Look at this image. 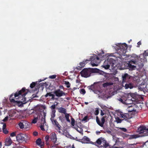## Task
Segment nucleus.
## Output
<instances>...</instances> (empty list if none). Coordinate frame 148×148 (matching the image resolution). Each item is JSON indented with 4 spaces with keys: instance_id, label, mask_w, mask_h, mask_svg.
Segmentation results:
<instances>
[{
    "instance_id": "54",
    "label": "nucleus",
    "mask_w": 148,
    "mask_h": 148,
    "mask_svg": "<svg viewBox=\"0 0 148 148\" xmlns=\"http://www.w3.org/2000/svg\"><path fill=\"white\" fill-rule=\"evenodd\" d=\"M88 119V116H85L82 119V121H86Z\"/></svg>"
},
{
    "instance_id": "7",
    "label": "nucleus",
    "mask_w": 148,
    "mask_h": 148,
    "mask_svg": "<svg viewBox=\"0 0 148 148\" xmlns=\"http://www.w3.org/2000/svg\"><path fill=\"white\" fill-rule=\"evenodd\" d=\"M90 59L91 64L92 66H97L100 62L99 58L95 54L91 56Z\"/></svg>"
},
{
    "instance_id": "8",
    "label": "nucleus",
    "mask_w": 148,
    "mask_h": 148,
    "mask_svg": "<svg viewBox=\"0 0 148 148\" xmlns=\"http://www.w3.org/2000/svg\"><path fill=\"white\" fill-rule=\"evenodd\" d=\"M137 132L140 134L143 133L141 136H148V128L147 129L145 126L143 125L140 126L138 128Z\"/></svg>"
},
{
    "instance_id": "6",
    "label": "nucleus",
    "mask_w": 148,
    "mask_h": 148,
    "mask_svg": "<svg viewBox=\"0 0 148 148\" xmlns=\"http://www.w3.org/2000/svg\"><path fill=\"white\" fill-rule=\"evenodd\" d=\"M115 62V61L112 58H110L104 61L102 66L106 69H108L110 66H111L112 68H113L114 67V65Z\"/></svg>"
},
{
    "instance_id": "3",
    "label": "nucleus",
    "mask_w": 148,
    "mask_h": 148,
    "mask_svg": "<svg viewBox=\"0 0 148 148\" xmlns=\"http://www.w3.org/2000/svg\"><path fill=\"white\" fill-rule=\"evenodd\" d=\"M127 45L125 43L123 44H119L118 50H117L118 53L122 57V56H124L126 52L127 51Z\"/></svg>"
},
{
    "instance_id": "16",
    "label": "nucleus",
    "mask_w": 148,
    "mask_h": 148,
    "mask_svg": "<svg viewBox=\"0 0 148 148\" xmlns=\"http://www.w3.org/2000/svg\"><path fill=\"white\" fill-rule=\"evenodd\" d=\"M124 87L125 89H127L129 88L132 89L133 87V85L132 83H129L128 82L125 84Z\"/></svg>"
},
{
    "instance_id": "53",
    "label": "nucleus",
    "mask_w": 148,
    "mask_h": 148,
    "mask_svg": "<svg viewBox=\"0 0 148 148\" xmlns=\"http://www.w3.org/2000/svg\"><path fill=\"white\" fill-rule=\"evenodd\" d=\"M38 134V133L36 131L34 132L33 133V135L34 136H36Z\"/></svg>"
},
{
    "instance_id": "57",
    "label": "nucleus",
    "mask_w": 148,
    "mask_h": 148,
    "mask_svg": "<svg viewBox=\"0 0 148 148\" xmlns=\"http://www.w3.org/2000/svg\"><path fill=\"white\" fill-rule=\"evenodd\" d=\"M145 53L146 56H148V50L145 51Z\"/></svg>"
},
{
    "instance_id": "10",
    "label": "nucleus",
    "mask_w": 148,
    "mask_h": 148,
    "mask_svg": "<svg viewBox=\"0 0 148 148\" xmlns=\"http://www.w3.org/2000/svg\"><path fill=\"white\" fill-rule=\"evenodd\" d=\"M123 85V86L125 83H128L131 79V76L128 74L126 73L122 75Z\"/></svg>"
},
{
    "instance_id": "1",
    "label": "nucleus",
    "mask_w": 148,
    "mask_h": 148,
    "mask_svg": "<svg viewBox=\"0 0 148 148\" xmlns=\"http://www.w3.org/2000/svg\"><path fill=\"white\" fill-rule=\"evenodd\" d=\"M29 91L25 87H23L21 90L17 91L15 93H12L9 98L10 102L19 107L23 106V105L26 103L25 96Z\"/></svg>"
},
{
    "instance_id": "38",
    "label": "nucleus",
    "mask_w": 148,
    "mask_h": 148,
    "mask_svg": "<svg viewBox=\"0 0 148 148\" xmlns=\"http://www.w3.org/2000/svg\"><path fill=\"white\" fill-rule=\"evenodd\" d=\"M71 125L72 126H74L75 125V120L72 117L71 118Z\"/></svg>"
},
{
    "instance_id": "5",
    "label": "nucleus",
    "mask_w": 148,
    "mask_h": 148,
    "mask_svg": "<svg viewBox=\"0 0 148 148\" xmlns=\"http://www.w3.org/2000/svg\"><path fill=\"white\" fill-rule=\"evenodd\" d=\"M118 114V116H120V117L123 119H122L123 120H125L128 122H131L130 119L132 117V115L128 113H125L121 111L119 112Z\"/></svg>"
},
{
    "instance_id": "22",
    "label": "nucleus",
    "mask_w": 148,
    "mask_h": 148,
    "mask_svg": "<svg viewBox=\"0 0 148 148\" xmlns=\"http://www.w3.org/2000/svg\"><path fill=\"white\" fill-rule=\"evenodd\" d=\"M101 140H102L100 139V138L98 139L97 140L96 142L95 143V144H94L99 147V146L101 145V144H102V142Z\"/></svg>"
},
{
    "instance_id": "52",
    "label": "nucleus",
    "mask_w": 148,
    "mask_h": 148,
    "mask_svg": "<svg viewBox=\"0 0 148 148\" xmlns=\"http://www.w3.org/2000/svg\"><path fill=\"white\" fill-rule=\"evenodd\" d=\"M120 129L121 131L124 132H126L127 131V130L124 128H120Z\"/></svg>"
},
{
    "instance_id": "41",
    "label": "nucleus",
    "mask_w": 148,
    "mask_h": 148,
    "mask_svg": "<svg viewBox=\"0 0 148 148\" xmlns=\"http://www.w3.org/2000/svg\"><path fill=\"white\" fill-rule=\"evenodd\" d=\"M53 94H52V92H47V94L45 95V97L46 98L48 96H49L50 97H51L52 96Z\"/></svg>"
},
{
    "instance_id": "31",
    "label": "nucleus",
    "mask_w": 148,
    "mask_h": 148,
    "mask_svg": "<svg viewBox=\"0 0 148 148\" xmlns=\"http://www.w3.org/2000/svg\"><path fill=\"white\" fill-rule=\"evenodd\" d=\"M118 100L121 103H127V101L129 100L127 99L125 101H124L122 98H119L118 99Z\"/></svg>"
},
{
    "instance_id": "2",
    "label": "nucleus",
    "mask_w": 148,
    "mask_h": 148,
    "mask_svg": "<svg viewBox=\"0 0 148 148\" xmlns=\"http://www.w3.org/2000/svg\"><path fill=\"white\" fill-rule=\"evenodd\" d=\"M99 73L100 74H103L104 72L100 71L97 68L84 69L80 72L82 76L84 77H87L90 76L92 73Z\"/></svg>"
},
{
    "instance_id": "21",
    "label": "nucleus",
    "mask_w": 148,
    "mask_h": 148,
    "mask_svg": "<svg viewBox=\"0 0 148 148\" xmlns=\"http://www.w3.org/2000/svg\"><path fill=\"white\" fill-rule=\"evenodd\" d=\"M16 110H11L9 116L11 117H16Z\"/></svg>"
},
{
    "instance_id": "9",
    "label": "nucleus",
    "mask_w": 148,
    "mask_h": 148,
    "mask_svg": "<svg viewBox=\"0 0 148 148\" xmlns=\"http://www.w3.org/2000/svg\"><path fill=\"white\" fill-rule=\"evenodd\" d=\"M27 137L26 134L21 133L17 134L16 136V140L20 142L26 141V138Z\"/></svg>"
},
{
    "instance_id": "45",
    "label": "nucleus",
    "mask_w": 148,
    "mask_h": 148,
    "mask_svg": "<svg viewBox=\"0 0 148 148\" xmlns=\"http://www.w3.org/2000/svg\"><path fill=\"white\" fill-rule=\"evenodd\" d=\"M127 148H134V145L133 144H130Z\"/></svg>"
},
{
    "instance_id": "29",
    "label": "nucleus",
    "mask_w": 148,
    "mask_h": 148,
    "mask_svg": "<svg viewBox=\"0 0 148 148\" xmlns=\"http://www.w3.org/2000/svg\"><path fill=\"white\" fill-rule=\"evenodd\" d=\"M55 125H56V127L57 128V129H56V130H59L58 131V132L59 133H60L61 132L60 130H61V126L58 123H57Z\"/></svg>"
},
{
    "instance_id": "23",
    "label": "nucleus",
    "mask_w": 148,
    "mask_h": 148,
    "mask_svg": "<svg viewBox=\"0 0 148 148\" xmlns=\"http://www.w3.org/2000/svg\"><path fill=\"white\" fill-rule=\"evenodd\" d=\"M46 116L45 113H44V116L41 119L40 125H44L46 123L45 121V116Z\"/></svg>"
},
{
    "instance_id": "46",
    "label": "nucleus",
    "mask_w": 148,
    "mask_h": 148,
    "mask_svg": "<svg viewBox=\"0 0 148 148\" xmlns=\"http://www.w3.org/2000/svg\"><path fill=\"white\" fill-rule=\"evenodd\" d=\"M56 77V75H50L49 77V78L50 79H55Z\"/></svg>"
},
{
    "instance_id": "19",
    "label": "nucleus",
    "mask_w": 148,
    "mask_h": 148,
    "mask_svg": "<svg viewBox=\"0 0 148 148\" xmlns=\"http://www.w3.org/2000/svg\"><path fill=\"white\" fill-rule=\"evenodd\" d=\"M12 143L11 139L10 138H7L5 141V144L6 146L10 145Z\"/></svg>"
},
{
    "instance_id": "30",
    "label": "nucleus",
    "mask_w": 148,
    "mask_h": 148,
    "mask_svg": "<svg viewBox=\"0 0 148 148\" xmlns=\"http://www.w3.org/2000/svg\"><path fill=\"white\" fill-rule=\"evenodd\" d=\"M116 121L117 123H121L123 121V120L121 119L119 117H117L115 118Z\"/></svg>"
},
{
    "instance_id": "48",
    "label": "nucleus",
    "mask_w": 148,
    "mask_h": 148,
    "mask_svg": "<svg viewBox=\"0 0 148 148\" xmlns=\"http://www.w3.org/2000/svg\"><path fill=\"white\" fill-rule=\"evenodd\" d=\"M49 138H50V137L48 135L46 136L45 137V140L46 142H47L49 140Z\"/></svg>"
},
{
    "instance_id": "13",
    "label": "nucleus",
    "mask_w": 148,
    "mask_h": 148,
    "mask_svg": "<svg viewBox=\"0 0 148 148\" xmlns=\"http://www.w3.org/2000/svg\"><path fill=\"white\" fill-rule=\"evenodd\" d=\"M105 116H103L101 119V122L98 117L97 116L96 117V121L97 123L101 127H103V125L105 121Z\"/></svg>"
},
{
    "instance_id": "12",
    "label": "nucleus",
    "mask_w": 148,
    "mask_h": 148,
    "mask_svg": "<svg viewBox=\"0 0 148 148\" xmlns=\"http://www.w3.org/2000/svg\"><path fill=\"white\" fill-rule=\"evenodd\" d=\"M53 93L58 97H61L65 95V93L62 90H61L60 89L56 90L54 91Z\"/></svg>"
},
{
    "instance_id": "14",
    "label": "nucleus",
    "mask_w": 148,
    "mask_h": 148,
    "mask_svg": "<svg viewBox=\"0 0 148 148\" xmlns=\"http://www.w3.org/2000/svg\"><path fill=\"white\" fill-rule=\"evenodd\" d=\"M50 139L52 140L54 145H58V144H56L57 138L55 132L52 133L50 134Z\"/></svg>"
},
{
    "instance_id": "58",
    "label": "nucleus",
    "mask_w": 148,
    "mask_h": 148,
    "mask_svg": "<svg viewBox=\"0 0 148 148\" xmlns=\"http://www.w3.org/2000/svg\"><path fill=\"white\" fill-rule=\"evenodd\" d=\"M6 125L5 124H4L3 125V129H6Z\"/></svg>"
},
{
    "instance_id": "63",
    "label": "nucleus",
    "mask_w": 148,
    "mask_h": 148,
    "mask_svg": "<svg viewBox=\"0 0 148 148\" xmlns=\"http://www.w3.org/2000/svg\"><path fill=\"white\" fill-rule=\"evenodd\" d=\"M76 82L77 83H79V82H80V81L78 80V79H77L76 80Z\"/></svg>"
},
{
    "instance_id": "4",
    "label": "nucleus",
    "mask_w": 148,
    "mask_h": 148,
    "mask_svg": "<svg viewBox=\"0 0 148 148\" xmlns=\"http://www.w3.org/2000/svg\"><path fill=\"white\" fill-rule=\"evenodd\" d=\"M131 63L134 64H138L140 67H142L143 66V61H136L135 60H131L129 62V63H127V67L130 70H133L136 68V66L134 65H132Z\"/></svg>"
},
{
    "instance_id": "40",
    "label": "nucleus",
    "mask_w": 148,
    "mask_h": 148,
    "mask_svg": "<svg viewBox=\"0 0 148 148\" xmlns=\"http://www.w3.org/2000/svg\"><path fill=\"white\" fill-rule=\"evenodd\" d=\"M36 83L35 82H32L30 85V87L31 88H33L36 85Z\"/></svg>"
},
{
    "instance_id": "11",
    "label": "nucleus",
    "mask_w": 148,
    "mask_h": 148,
    "mask_svg": "<svg viewBox=\"0 0 148 148\" xmlns=\"http://www.w3.org/2000/svg\"><path fill=\"white\" fill-rule=\"evenodd\" d=\"M99 82L94 83L93 84L88 86V88L89 90L94 91L99 87Z\"/></svg>"
},
{
    "instance_id": "27",
    "label": "nucleus",
    "mask_w": 148,
    "mask_h": 148,
    "mask_svg": "<svg viewBox=\"0 0 148 148\" xmlns=\"http://www.w3.org/2000/svg\"><path fill=\"white\" fill-rule=\"evenodd\" d=\"M70 115V114H69L67 113L65 114V117L66 118L67 121L69 123H70L71 122V121L69 119Z\"/></svg>"
},
{
    "instance_id": "55",
    "label": "nucleus",
    "mask_w": 148,
    "mask_h": 148,
    "mask_svg": "<svg viewBox=\"0 0 148 148\" xmlns=\"http://www.w3.org/2000/svg\"><path fill=\"white\" fill-rule=\"evenodd\" d=\"M8 116L5 117V118L3 119V121H5L8 120Z\"/></svg>"
},
{
    "instance_id": "18",
    "label": "nucleus",
    "mask_w": 148,
    "mask_h": 148,
    "mask_svg": "<svg viewBox=\"0 0 148 148\" xmlns=\"http://www.w3.org/2000/svg\"><path fill=\"white\" fill-rule=\"evenodd\" d=\"M58 112L60 113H63L64 114L67 113L66 109L63 107H60L58 108Z\"/></svg>"
},
{
    "instance_id": "42",
    "label": "nucleus",
    "mask_w": 148,
    "mask_h": 148,
    "mask_svg": "<svg viewBox=\"0 0 148 148\" xmlns=\"http://www.w3.org/2000/svg\"><path fill=\"white\" fill-rule=\"evenodd\" d=\"M80 92L81 93L84 95L86 93L85 90L84 89H82L80 90Z\"/></svg>"
},
{
    "instance_id": "15",
    "label": "nucleus",
    "mask_w": 148,
    "mask_h": 148,
    "mask_svg": "<svg viewBox=\"0 0 148 148\" xmlns=\"http://www.w3.org/2000/svg\"><path fill=\"white\" fill-rule=\"evenodd\" d=\"M82 143H87L90 141V139L86 136H84L80 141Z\"/></svg>"
},
{
    "instance_id": "62",
    "label": "nucleus",
    "mask_w": 148,
    "mask_h": 148,
    "mask_svg": "<svg viewBox=\"0 0 148 148\" xmlns=\"http://www.w3.org/2000/svg\"><path fill=\"white\" fill-rule=\"evenodd\" d=\"M141 42L140 41H139L138 42V43H137V45H141Z\"/></svg>"
},
{
    "instance_id": "28",
    "label": "nucleus",
    "mask_w": 148,
    "mask_h": 148,
    "mask_svg": "<svg viewBox=\"0 0 148 148\" xmlns=\"http://www.w3.org/2000/svg\"><path fill=\"white\" fill-rule=\"evenodd\" d=\"M139 137V136L137 134H133L131 135L129 137V138L130 139H132L134 138H138Z\"/></svg>"
},
{
    "instance_id": "34",
    "label": "nucleus",
    "mask_w": 148,
    "mask_h": 148,
    "mask_svg": "<svg viewBox=\"0 0 148 148\" xmlns=\"http://www.w3.org/2000/svg\"><path fill=\"white\" fill-rule=\"evenodd\" d=\"M36 144L39 145H40L41 143V140L40 138H38L36 141Z\"/></svg>"
},
{
    "instance_id": "60",
    "label": "nucleus",
    "mask_w": 148,
    "mask_h": 148,
    "mask_svg": "<svg viewBox=\"0 0 148 148\" xmlns=\"http://www.w3.org/2000/svg\"><path fill=\"white\" fill-rule=\"evenodd\" d=\"M59 88L60 89H63L64 88L63 86L62 85H60L59 87Z\"/></svg>"
},
{
    "instance_id": "44",
    "label": "nucleus",
    "mask_w": 148,
    "mask_h": 148,
    "mask_svg": "<svg viewBox=\"0 0 148 148\" xmlns=\"http://www.w3.org/2000/svg\"><path fill=\"white\" fill-rule=\"evenodd\" d=\"M55 114H51V115L50 120H53V119H54V118L55 117Z\"/></svg>"
},
{
    "instance_id": "39",
    "label": "nucleus",
    "mask_w": 148,
    "mask_h": 148,
    "mask_svg": "<svg viewBox=\"0 0 148 148\" xmlns=\"http://www.w3.org/2000/svg\"><path fill=\"white\" fill-rule=\"evenodd\" d=\"M51 120V121L52 124L55 125L57 123H58L56 119H53V120Z\"/></svg>"
},
{
    "instance_id": "61",
    "label": "nucleus",
    "mask_w": 148,
    "mask_h": 148,
    "mask_svg": "<svg viewBox=\"0 0 148 148\" xmlns=\"http://www.w3.org/2000/svg\"><path fill=\"white\" fill-rule=\"evenodd\" d=\"M101 116H103L104 115V113L102 111V110H101Z\"/></svg>"
},
{
    "instance_id": "33",
    "label": "nucleus",
    "mask_w": 148,
    "mask_h": 148,
    "mask_svg": "<svg viewBox=\"0 0 148 148\" xmlns=\"http://www.w3.org/2000/svg\"><path fill=\"white\" fill-rule=\"evenodd\" d=\"M59 119L60 120L62 123H63L64 122L65 120V118L64 117L63 115L61 116H59Z\"/></svg>"
},
{
    "instance_id": "24",
    "label": "nucleus",
    "mask_w": 148,
    "mask_h": 148,
    "mask_svg": "<svg viewBox=\"0 0 148 148\" xmlns=\"http://www.w3.org/2000/svg\"><path fill=\"white\" fill-rule=\"evenodd\" d=\"M102 144L103 145H101L99 146V147H103L105 148H106L109 146L108 143H107L106 141L105 140L103 141Z\"/></svg>"
},
{
    "instance_id": "35",
    "label": "nucleus",
    "mask_w": 148,
    "mask_h": 148,
    "mask_svg": "<svg viewBox=\"0 0 148 148\" xmlns=\"http://www.w3.org/2000/svg\"><path fill=\"white\" fill-rule=\"evenodd\" d=\"M18 125L20 128L21 129H22L24 127L23 124V123L21 121L19 123Z\"/></svg>"
},
{
    "instance_id": "37",
    "label": "nucleus",
    "mask_w": 148,
    "mask_h": 148,
    "mask_svg": "<svg viewBox=\"0 0 148 148\" xmlns=\"http://www.w3.org/2000/svg\"><path fill=\"white\" fill-rule=\"evenodd\" d=\"M77 131L79 133L82 134V135L83 134V129L82 128H79V129H78L77 128L76 129Z\"/></svg>"
},
{
    "instance_id": "26",
    "label": "nucleus",
    "mask_w": 148,
    "mask_h": 148,
    "mask_svg": "<svg viewBox=\"0 0 148 148\" xmlns=\"http://www.w3.org/2000/svg\"><path fill=\"white\" fill-rule=\"evenodd\" d=\"M51 109L52 110L51 114H55L56 110H55L56 108V105L53 104L50 107Z\"/></svg>"
},
{
    "instance_id": "59",
    "label": "nucleus",
    "mask_w": 148,
    "mask_h": 148,
    "mask_svg": "<svg viewBox=\"0 0 148 148\" xmlns=\"http://www.w3.org/2000/svg\"><path fill=\"white\" fill-rule=\"evenodd\" d=\"M55 95L54 94H53L52 96H51V97H52L51 99H55Z\"/></svg>"
},
{
    "instance_id": "20",
    "label": "nucleus",
    "mask_w": 148,
    "mask_h": 148,
    "mask_svg": "<svg viewBox=\"0 0 148 148\" xmlns=\"http://www.w3.org/2000/svg\"><path fill=\"white\" fill-rule=\"evenodd\" d=\"M88 60H86L85 61H83L82 62H81L79 63V65L80 66H78L79 68H82L84 67L85 65L88 63L87 61H89Z\"/></svg>"
},
{
    "instance_id": "17",
    "label": "nucleus",
    "mask_w": 148,
    "mask_h": 148,
    "mask_svg": "<svg viewBox=\"0 0 148 148\" xmlns=\"http://www.w3.org/2000/svg\"><path fill=\"white\" fill-rule=\"evenodd\" d=\"M135 105L129 106L127 108V111L129 112H135L136 111V109L135 108Z\"/></svg>"
},
{
    "instance_id": "43",
    "label": "nucleus",
    "mask_w": 148,
    "mask_h": 148,
    "mask_svg": "<svg viewBox=\"0 0 148 148\" xmlns=\"http://www.w3.org/2000/svg\"><path fill=\"white\" fill-rule=\"evenodd\" d=\"M3 132L5 134H8V131L6 129H3Z\"/></svg>"
},
{
    "instance_id": "50",
    "label": "nucleus",
    "mask_w": 148,
    "mask_h": 148,
    "mask_svg": "<svg viewBox=\"0 0 148 148\" xmlns=\"http://www.w3.org/2000/svg\"><path fill=\"white\" fill-rule=\"evenodd\" d=\"M99 111L98 109H97L95 112V115H97L99 114Z\"/></svg>"
},
{
    "instance_id": "51",
    "label": "nucleus",
    "mask_w": 148,
    "mask_h": 148,
    "mask_svg": "<svg viewBox=\"0 0 148 148\" xmlns=\"http://www.w3.org/2000/svg\"><path fill=\"white\" fill-rule=\"evenodd\" d=\"M16 132H12L10 134V136L11 137H14L15 136H16Z\"/></svg>"
},
{
    "instance_id": "32",
    "label": "nucleus",
    "mask_w": 148,
    "mask_h": 148,
    "mask_svg": "<svg viewBox=\"0 0 148 148\" xmlns=\"http://www.w3.org/2000/svg\"><path fill=\"white\" fill-rule=\"evenodd\" d=\"M64 83L66 85V86L67 88H69L70 87L71 84L69 82L64 81Z\"/></svg>"
},
{
    "instance_id": "47",
    "label": "nucleus",
    "mask_w": 148,
    "mask_h": 148,
    "mask_svg": "<svg viewBox=\"0 0 148 148\" xmlns=\"http://www.w3.org/2000/svg\"><path fill=\"white\" fill-rule=\"evenodd\" d=\"M38 117H35L34 119H33L32 121V123H36L37 121V120L38 119Z\"/></svg>"
},
{
    "instance_id": "49",
    "label": "nucleus",
    "mask_w": 148,
    "mask_h": 148,
    "mask_svg": "<svg viewBox=\"0 0 148 148\" xmlns=\"http://www.w3.org/2000/svg\"><path fill=\"white\" fill-rule=\"evenodd\" d=\"M44 125H40V127L41 129V130L43 131H44L45 130L44 128Z\"/></svg>"
},
{
    "instance_id": "64",
    "label": "nucleus",
    "mask_w": 148,
    "mask_h": 148,
    "mask_svg": "<svg viewBox=\"0 0 148 148\" xmlns=\"http://www.w3.org/2000/svg\"><path fill=\"white\" fill-rule=\"evenodd\" d=\"M39 145L40 146L41 148H42L43 147V145H42L41 144H40V145Z\"/></svg>"
},
{
    "instance_id": "25",
    "label": "nucleus",
    "mask_w": 148,
    "mask_h": 148,
    "mask_svg": "<svg viewBox=\"0 0 148 148\" xmlns=\"http://www.w3.org/2000/svg\"><path fill=\"white\" fill-rule=\"evenodd\" d=\"M113 83L112 82H106L105 83H104L103 84V87H107L108 86H109L110 85H113Z\"/></svg>"
},
{
    "instance_id": "56",
    "label": "nucleus",
    "mask_w": 148,
    "mask_h": 148,
    "mask_svg": "<svg viewBox=\"0 0 148 148\" xmlns=\"http://www.w3.org/2000/svg\"><path fill=\"white\" fill-rule=\"evenodd\" d=\"M40 86H42V87L43 86H45V85H46V83H41L40 84Z\"/></svg>"
},
{
    "instance_id": "36",
    "label": "nucleus",
    "mask_w": 148,
    "mask_h": 148,
    "mask_svg": "<svg viewBox=\"0 0 148 148\" xmlns=\"http://www.w3.org/2000/svg\"><path fill=\"white\" fill-rule=\"evenodd\" d=\"M21 121L23 123V124L24 126H25V127H26V126H27L28 123L27 121L25 120H22Z\"/></svg>"
}]
</instances>
